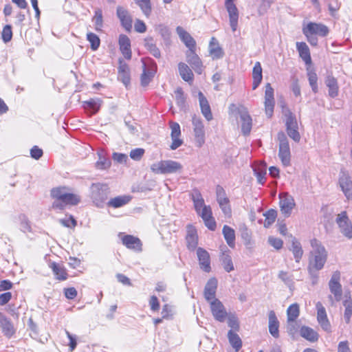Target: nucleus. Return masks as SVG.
I'll list each match as a JSON object with an SVG mask.
<instances>
[{"mask_svg":"<svg viewBox=\"0 0 352 352\" xmlns=\"http://www.w3.org/2000/svg\"><path fill=\"white\" fill-rule=\"evenodd\" d=\"M312 250L310 252L308 270L312 274V270H322L327 259V252L320 241L313 239L310 241Z\"/></svg>","mask_w":352,"mask_h":352,"instance_id":"1","label":"nucleus"},{"mask_svg":"<svg viewBox=\"0 0 352 352\" xmlns=\"http://www.w3.org/2000/svg\"><path fill=\"white\" fill-rule=\"evenodd\" d=\"M52 197L56 199L53 204V208L63 209L66 204L76 205L80 202V197L71 193L66 187H57L51 190Z\"/></svg>","mask_w":352,"mask_h":352,"instance_id":"2","label":"nucleus"},{"mask_svg":"<svg viewBox=\"0 0 352 352\" xmlns=\"http://www.w3.org/2000/svg\"><path fill=\"white\" fill-rule=\"evenodd\" d=\"M195 210L197 214L201 217L205 226L210 230H214L217 223L212 216V208L210 206L205 204L204 199L193 203Z\"/></svg>","mask_w":352,"mask_h":352,"instance_id":"3","label":"nucleus"},{"mask_svg":"<svg viewBox=\"0 0 352 352\" xmlns=\"http://www.w3.org/2000/svg\"><path fill=\"white\" fill-rule=\"evenodd\" d=\"M285 117L286 131L290 138L294 142H299L300 135L298 131V124L296 116L287 108L283 111Z\"/></svg>","mask_w":352,"mask_h":352,"instance_id":"4","label":"nucleus"},{"mask_svg":"<svg viewBox=\"0 0 352 352\" xmlns=\"http://www.w3.org/2000/svg\"><path fill=\"white\" fill-rule=\"evenodd\" d=\"M278 144V157L284 166L290 165L291 152L289 142L286 135L283 132H278L277 135Z\"/></svg>","mask_w":352,"mask_h":352,"instance_id":"5","label":"nucleus"},{"mask_svg":"<svg viewBox=\"0 0 352 352\" xmlns=\"http://www.w3.org/2000/svg\"><path fill=\"white\" fill-rule=\"evenodd\" d=\"M107 190L108 187L105 184H92L91 186V197L96 206H102L103 203L107 199Z\"/></svg>","mask_w":352,"mask_h":352,"instance_id":"6","label":"nucleus"},{"mask_svg":"<svg viewBox=\"0 0 352 352\" xmlns=\"http://www.w3.org/2000/svg\"><path fill=\"white\" fill-rule=\"evenodd\" d=\"M151 170L155 174H168L176 171V162L172 160H162L151 166Z\"/></svg>","mask_w":352,"mask_h":352,"instance_id":"7","label":"nucleus"},{"mask_svg":"<svg viewBox=\"0 0 352 352\" xmlns=\"http://www.w3.org/2000/svg\"><path fill=\"white\" fill-rule=\"evenodd\" d=\"M340 232L346 238L352 239V223L347 217L345 211L339 214L336 218Z\"/></svg>","mask_w":352,"mask_h":352,"instance_id":"8","label":"nucleus"},{"mask_svg":"<svg viewBox=\"0 0 352 352\" xmlns=\"http://www.w3.org/2000/svg\"><path fill=\"white\" fill-rule=\"evenodd\" d=\"M193 131L195 134V145L200 148L205 143L204 126L200 118H192Z\"/></svg>","mask_w":352,"mask_h":352,"instance_id":"9","label":"nucleus"},{"mask_svg":"<svg viewBox=\"0 0 352 352\" xmlns=\"http://www.w3.org/2000/svg\"><path fill=\"white\" fill-rule=\"evenodd\" d=\"M186 60L192 67V69L198 74H201L204 66L199 56L196 53V49L186 50Z\"/></svg>","mask_w":352,"mask_h":352,"instance_id":"10","label":"nucleus"},{"mask_svg":"<svg viewBox=\"0 0 352 352\" xmlns=\"http://www.w3.org/2000/svg\"><path fill=\"white\" fill-rule=\"evenodd\" d=\"M216 193L217 201L219 205L220 208L221 209L225 216L230 217L232 214V210L230 205L229 199L226 196L224 189L221 186H217L216 189Z\"/></svg>","mask_w":352,"mask_h":352,"instance_id":"11","label":"nucleus"},{"mask_svg":"<svg viewBox=\"0 0 352 352\" xmlns=\"http://www.w3.org/2000/svg\"><path fill=\"white\" fill-rule=\"evenodd\" d=\"M340 274L339 272H335L329 283V287L331 293L333 295L336 301L339 302L342 299V289L340 283Z\"/></svg>","mask_w":352,"mask_h":352,"instance_id":"12","label":"nucleus"},{"mask_svg":"<svg viewBox=\"0 0 352 352\" xmlns=\"http://www.w3.org/2000/svg\"><path fill=\"white\" fill-rule=\"evenodd\" d=\"M235 0H226L225 7L228 12L230 25L232 32H235L238 26L239 10L234 4Z\"/></svg>","mask_w":352,"mask_h":352,"instance_id":"13","label":"nucleus"},{"mask_svg":"<svg viewBox=\"0 0 352 352\" xmlns=\"http://www.w3.org/2000/svg\"><path fill=\"white\" fill-rule=\"evenodd\" d=\"M209 303L214 319L221 322H224L228 314L222 302L219 299H215Z\"/></svg>","mask_w":352,"mask_h":352,"instance_id":"14","label":"nucleus"},{"mask_svg":"<svg viewBox=\"0 0 352 352\" xmlns=\"http://www.w3.org/2000/svg\"><path fill=\"white\" fill-rule=\"evenodd\" d=\"M339 184L347 199H352V180L349 173L341 170L339 177Z\"/></svg>","mask_w":352,"mask_h":352,"instance_id":"15","label":"nucleus"},{"mask_svg":"<svg viewBox=\"0 0 352 352\" xmlns=\"http://www.w3.org/2000/svg\"><path fill=\"white\" fill-rule=\"evenodd\" d=\"M280 198V207L283 214L289 217L292 210L295 206V201L294 198L287 192H283L279 195Z\"/></svg>","mask_w":352,"mask_h":352,"instance_id":"16","label":"nucleus"},{"mask_svg":"<svg viewBox=\"0 0 352 352\" xmlns=\"http://www.w3.org/2000/svg\"><path fill=\"white\" fill-rule=\"evenodd\" d=\"M274 104V89L270 83H267L265 91V109L268 118H271L273 114Z\"/></svg>","mask_w":352,"mask_h":352,"instance_id":"17","label":"nucleus"},{"mask_svg":"<svg viewBox=\"0 0 352 352\" xmlns=\"http://www.w3.org/2000/svg\"><path fill=\"white\" fill-rule=\"evenodd\" d=\"M302 32L304 34L311 33V34L324 37L329 33V28L324 24L310 22L303 28Z\"/></svg>","mask_w":352,"mask_h":352,"instance_id":"18","label":"nucleus"},{"mask_svg":"<svg viewBox=\"0 0 352 352\" xmlns=\"http://www.w3.org/2000/svg\"><path fill=\"white\" fill-rule=\"evenodd\" d=\"M177 36H179L180 41L188 49L187 50L197 48V43L195 39L183 28L177 26Z\"/></svg>","mask_w":352,"mask_h":352,"instance_id":"19","label":"nucleus"},{"mask_svg":"<svg viewBox=\"0 0 352 352\" xmlns=\"http://www.w3.org/2000/svg\"><path fill=\"white\" fill-rule=\"evenodd\" d=\"M317 309V320L322 329L326 331H330L331 325L327 318L325 308L320 302H318L316 305Z\"/></svg>","mask_w":352,"mask_h":352,"instance_id":"20","label":"nucleus"},{"mask_svg":"<svg viewBox=\"0 0 352 352\" xmlns=\"http://www.w3.org/2000/svg\"><path fill=\"white\" fill-rule=\"evenodd\" d=\"M197 255L201 269L206 272H210V259L208 252L204 249L199 248L197 250Z\"/></svg>","mask_w":352,"mask_h":352,"instance_id":"21","label":"nucleus"},{"mask_svg":"<svg viewBox=\"0 0 352 352\" xmlns=\"http://www.w3.org/2000/svg\"><path fill=\"white\" fill-rule=\"evenodd\" d=\"M217 288V280L214 278H212L207 282L204 288V298L210 302L216 298V291Z\"/></svg>","mask_w":352,"mask_h":352,"instance_id":"22","label":"nucleus"},{"mask_svg":"<svg viewBox=\"0 0 352 352\" xmlns=\"http://www.w3.org/2000/svg\"><path fill=\"white\" fill-rule=\"evenodd\" d=\"M117 15L124 29L130 31L132 28V18L129 12L124 8L118 6L117 8Z\"/></svg>","mask_w":352,"mask_h":352,"instance_id":"23","label":"nucleus"},{"mask_svg":"<svg viewBox=\"0 0 352 352\" xmlns=\"http://www.w3.org/2000/svg\"><path fill=\"white\" fill-rule=\"evenodd\" d=\"M122 243L129 249L133 250L135 251H142V242L138 237L133 235H124L122 238Z\"/></svg>","mask_w":352,"mask_h":352,"instance_id":"24","label":"nucleus"},{"mask_svg":"<svg viewBox=\"0 0 352 352\" xmlns=\"http://www.w3.org/2000/svg\"><path fill=\"white\" fill-rule=\"evenodd\" d=\"M118 79L127 87L130 83V69L129 65L122 59L119 60Z\"/></svg>","mask_w":352,"mask_h":352,"instance_id":"25","label":"nucleus"},{"mask_svg":"<svg viewBox=\"0 0 352 352\" xmlns=\"http://www.w3.org/2000/svg\"><path fill=\"white\" fill-rule=\"evenodd\" d=\"M240 118L241 121V131L244 135L250 134L252 126V118L245 110L240 111Z\"/></svg>","mask_w":352,"mask_h":352,"instance_id":"26","label":"nucleus"},{"mask_svg":"<svg viewBox=\"0 0 352 352\" xmlns=\"http://www.w3.org/2000/svg\"><path fill=\"white\" fill-rule=\"evenodd\" d=\"M186 241L189 249H195L198 243V236L197 230L192 225H188L186 227Z\"/></svg>","mask_w":352,"mask_h":352,"instance_id":"27","label":"nucleus"},{"mask_svg":"<svg viewBox=\"0 0 352 352\" xmlns=\"http://www.w3.org/2000/svg\"><path fill=\"white\" fill-rule=\"evenodd\" d=\"M178 69L182 78L189 85H192L194 80V74L189 66L184 63H180L178 65Z\"/></svg>","mask_w":352,"mask_h":352,"instance_id":"28","label":"nucleus"},{"mask_svg":"<svg viewBox=\"0 0 352 352\" xmlns=\"http://www.w3.org/2000/svg\"><path fill=\"white\" fill-rule=\"evenodd\" d=\"M120 50L123 56L128 60L131 58V42L129 37L121 34L119 37Z\"/></svg>","mask_w":352,"mask_h":352,"instance_id":"29","label":"nucleus"},{"mask_svg":"<svg viewBox=\"0 0 352 352\" xmlns=\"http://www.w3.org/2000/svg\"><path fill=\"white\" fill-rule=\"evenodd\" d=\"M269 332L275 338L279 337V322L274 311L269 312Z\"/></svg>","mask_w":352,"mask_h":352,"instance_id":"30","label":"nucleus"},{"mask_svg":"<svg viewBox=\"0 0 352 352\" xmlns=\"http://www.w3.org/2000/svg\"><path fill=\"white\" fill-rule=\"evenodd\" d=\"M198 96L202 114L207 120H211L212 119V114L208 100L201 91L199 92Z\"/></svg>","mask_w":352,"mask_h":352,"instance_id":"31","label":"nucleus"},{"mask_svg":"<svg viewBox=\"0 0 352 352\" xmlns=\"http://www.w3.org/2000/svg\"><path fill=\"white\" fill-rule=\"evenodd\" d=\"M296 48L299 53L300 57L304 60L305 64H311V58L307 45L305 42H297Z\"/></svg>","mask_w":352,"mask_h":352,"instance_id":"32","label":"nucleus"},{"mask_svg":"<svg viewBox=\"0 0 352 352\" xmlns=\"http://www.w3.org/2000/svg\"><path fill=\"white\" fill-rule=\"evenodd\" d=\"M0 327L4 335L8 338L14 333V327L10 320L2 314H0Z\"/></svg>","mask_w":352,"mask_h":352,"instance_id":"33","label":"nucleus"},{"mask_svg":"<svg viewBox=\"0 0 352 352\" xmlns=\"http://www.w3.org/2000/svg\"><path fill=\"white\" fill-rule=\"evenodd\" d=\"M131 199V197L129 195H121L111 199L107 206L114 208L122 207L127 204Z\"/></svg>","mask_w":352,"mask_h":352,"instance_id":"34","label":"nucleus"},{"mask_svg":"<svg viewBox=\"0 0 352 352\" xmlns=\"http://www.w3.org/2000/svg\"><path fill=\"white\" fill-rule=\"evenodd\" d=\"M102 102V101L100 98H91L83 102V107L85 109L90 111L92 114H94L99 111Z\"/></svg>","mask_w":352,"mask_h":352,"instance_id":"35","label":"nucleus"},{"mask_svg":"<svg viewBox=\"0 0 352 352\" xmlns=\"http://www.w3.org/2000/svg\"><path fill=\"white\" fill-rule=\"evenodd\" d=\"M252 78V89H256L258 87L263 78L262 67L259 62H256L253 67Z\"/></svg>","mask_w":352,"mask_h":352,"instance_id":"36","label":"nucleus"},{"mask_svg":"<svg viewBox=\"0 0 352 352\" xmlns=\"http://www.w3.org/2000/svg\"><path fill=\"white\" fill-rule=\"evenodd\" d=\"M300 336L306 340L314 342L318 340V333L313 329L302 326L300 330Z\"/></svg>","mask_w":352,"mask_h":352,"instance_id":"37","label":"nucleus"},{"mask_svg":"<svg viewBox=\"0 0 352 352\" xmlns=\"http://www.w3.org/2000/svg\"><path fill=\"white\" fill-rule=\"evenodd\" d=\"M225 240L227 244L230 248H234L235 245V232L230 226L225 225L222 230Z\"/></svg>","mask_w":352,"mask_h":352,"instance_id":"38","label":"nucleus"},{"mask_svg":"<svg viewBox=\"0 0 352 352\" xmlns=\"http://www.w3.org/2000/svg\"><path fill=\"white\" fill-rule=\"evenodd\" d=\"M266 168V164L264 162L256 165L253 168L254 174L256 176L258 182L259 184H263L265 183Z\"/></svg>","mask_w":352,"mask_h":352,"instance_id":"39","label":"nucleus"},{"mask_svg":"<svg viewBox=\"0 0 352 352\" xmlns=\"http://www.w3.org/2000/svg\"><path fill=\"white\" fill-rule=\"evenodd\" d=\"M326 85L329 88V95L331 98H335L338 94V86L337 80L331 76H329L325 81Z\"/></svg>","mask_w":352,"mask_h":352,"instance_id":"40","label":"nucleus"},{"mask_svg":"<svg viewBox=\"0 0 352 352\" xmlns=\"http://www.w3.org/2000/svg\"><path fill=\"white\" fill-rule=\"evenodd\" d=\"M214 42H217L216 39L212 38L210 42L209 52L213 59H219L223 56V52L218 43H214Z\"/></svg>","mask_w":352,"mask_h":352,"instance_id":"41","label":"nucleus"},{"mask_svg":"<svg viewBox=\"0 0 352 352\" xmlns=\"http://www.w3.org/2000/svg\"><path fill=\"white\" fill-rule=\"evenodd\" d=\"M56 279L65 280L67 278V274L65 267L60 264L52 263L50 265Z\"/></svg>","mask_w":352,"mask_h":352,"instance_id":"42","label":"nucleus"},{"mask_svg":"<svg viewBox=\"0 0 352 352\" xmlns=\"http://www.w3.org/2000/svg\"><path fill=\"white\" fill-rule=\"evenodd\" d=\"M228 338L233 349L236 351H239L242 346V342L239 335L232 330H230L228 333Z\"/></svg>","mask_w":352,"mask_h":352,"instance_id":"43","label":"nucleus"},{"mask_svg":"<svg viewBox=\"0 0 352 352\" xmlns=\"http://www.w3.org/2000/svg\"><path fill=\"white\" fill-rule=\"evenodd\" d=\"M290 250L294 254L296 262L299 263L303 255V250L300 242H298L296 239H293L292 240Z\"/></svg>","mask_w":352,"mask_h":352,"instance_id":"44","label":"nucleus"},{"mask_svg":"<svg viewBox=\"0 0 352 352\" xmlns=\"http://www.w3.org/2000/svg\"><path fill=\"white\" fill-rule=\"evenodd\" d=\"M278 277L290 289L294 287V276L285 271H280L278 274Z\"/></svg>","mask_w":352,"mask_h":352,"instance_id":"45","label":"nucleus"},{"mask_svg":"<svg viewBox=\"0 0 352 352\" xmlns=\"http://www.w3.org/2000/svg\"><path fill=\"white\" fill-rule=\"evenodd\" d=\"M144 46L151 52V54L153 56H154L155 58L160 57V51L157 47L156 44L155 43V42L152 38H145Z\"/></svg>","mask_w":352,"mask_h":352,"instance_id":"46","label":"nucleus"},{"mask_svg":"<svg viewBox=\"0 0 352 352\" xmlns=\"http://www.w3.org/2000/svg\"><path fill=\"white\" fill-rule=\"evenodd\" d=\"M300 313L299 306L298 304L294 303L291 305L287 310V321L295 322L296 319L298 317Z\"/></svg>","mask_w":352,"mask_h":352,"instance_id":"47","label":"nucleus"},{"mask_svg":"<svg viewBox=\"0 0 352 352\" xmlns=\"http://www.w3.org/2000/svg\"><path fill=\"white\" fill-rule=\"evenodd\" d=\"M143 67V73L141 76V84L142 86H146L152 80L154 76V72L152 69H148L144 63Z\"/></svg>","mask_w":352,"mask_h":352,"instance_id":"48","label":"nucleus"},{"mask_svg":"<svg viewBox=\"0 0 352 352\" xmlns=\"http://www.w3.org/2000/svg\"><path fill=\"white\" fill-rule=\"evenodd\" d=\"M111 160L102 153H98V160L96 163V168L98 170H107L111 166Z\"/></svg>","mask_w":352,"mask_h":352,"instance_id":"49","label":"nucleus"},{"mask_svg":"<svg viewBox=\"0 0 352 352\" xmlns=\"http://www.w3.org/2000/svg\"><path fill=\"white\" fill-rule=\"evenodd\" d=\"M345 296L347 298L343 302V305L345 307L344 317L346 322L349 323L352 316V300L350 295L349 296L346 295Z\"/></svg>","mask_w":352,"mask_h":352,"instance_id":"50","label":"nucleus"},{"mask_svg":"<svg viewBox=\"0 0 352 352\" xmlns=\"http://www.w3.org/2000/svg\"><path fill=\"white\" fill-rule=\"evenodd\" d=\"M135 2L140 6L142 12L146 17H148L151 12V7L150 0H134Z\"/></svg>","mask_w":352,"mask_h":352,"instance_id":"51","label":"nucleus"},{"mask_svg":"<svg viewBox=\"0 0 352 352\" xmlns=\"http://www.w3.org/2000/svg\"><path fill=\"white\" fill-rule=\"evenodd\" d=\"M264 216L265 217L264 226L269 228L275 221L277 212L274 209H270L264 214Z\"/></svg>","mask_w":352,"mask_h":352,"instance_id":"52","label":"nucleus"},{"mask_svg":"<svg viewBox=\"0 0 352 352\" xmlns=\"http://www.w3.org/2000/svg\"><path fill=\"white\" fill-rule=\"evenodd\" d=\"M95 25V28L97 31L102 30L103 25L102 12L100 9H97L95 11V14L92 19Z\"/></svg>","mask_w":352,"mask_h":352,"instance_id":"53","label":"nucleus"},{"mask_svg":"<svg viewBox=\"0 0 352 352\" xmlns=\"http://www.w3.org/2000/svg\"><path fill=\"white\" fill-rule=\"evenodd\" d=\"M307 76H308L309 82L311 87L312 91L314 93L318 92V85H317L318 76H317L316 73L313 70L308 69Z\"/></svg>","mask_w":352,"mask_h":352,"instance_id":"54","label":"nucleus"},{"mask_svg":"<svg viewBox=\"0 0 352 352\" xmlns=\"http://www.w3.org/2000/svg\"><path fill=\"white\" fill-rule=\"evenodd\" d=\"M87 38L91 43V48L93 50H96L99 47L100 41L99 37L96 34L92 32L88 33Z\"/></svg>","mask_w":352,"mask_h":352,"instance_id":"55","label":"nucleus"},{"mask_svg":"<svg viewBox=\"0 0 352 352\" xmlns=\"http://www.w3.org/2000/svg\"><path fill=\"white\" fill-rule=\"evenodd\" d=\"M221 261L223 269L226 272H230L234 270V265L230 256L223 254L221 258Z\"/></svg>","mask_w":352,"mask_h":352,"instance_id":"56","label":"nucleus"},{"mask_svg":"<svg viewBox=\"0 0 352 352\" xmlns=\"http://www.w3.org/2000/svg\"><path fill=\"white\" fill-rule=\"evenodd\" d=\"M2 39L5 43L9 42L12 37V27L10 25H6L1 33Z\"/></svg>","mask_w":352,"mask_h":352,"instance_id":"57","label":"nucleus"},{"mask_svg":"<svg viewBox=\"0 0 352 352\" xmlns=\"http://www.w3.org/2000/svg\"><path fill=\"white\" fill-rule=\"evenodd\" d=\"M144 154V149L137 148L133 149L130 152V157L135 161H139L142 159Z\"/></svg>","mask_w":352,"mask_h":352,"instance_id":"58","label":"nucleus"},{"mask_svg":"<svg viewBox=\"0 0 352 352\" xmlns=\"http://www.w3.org/2000/svg\"><path fill=\"white\" fill-rule=\"evenodd\" d=\"M149 306L153 312L158 311L160 310V302L157 298L155 296H151L149 300Z\"/></svg>","mask_w":352,"mask_h":352,"instance_id":"59","label":"nucleus"},{"mask_svg":"<svg viewBox=\"0 0 352 352\" xmlns=\"http://www.w3.org/2000/svg\"><path fill=\"white\" fill-rule=\"evenodd\" d=\"M269 243L276 250H280L283 247V242L280 239L270 236L268 239Z\"/></svg>","mask_w":352,"mask_h":352,"instance_id":"60","label":"nucleus"},{"mask_svg":"<svg viewBox=\"0 0 352 352\" xmlns=\"http://www.w3.org/2000/svg\"><path fill=\"white\" fill-rule=\"evenodd\" d=\"M135 30L139 33H144L146 31L145 23L140 19H136L134 24Z\"/></svg>","mask_w":352,"mask_h":352,"instance_id":"61","label":"nucleus"},{"mask_svg":"<svg viewBox=\"0 0 352 352\" xmlns=\"http://www.w3.org/2000/svg\"><path fill=\"white\" fill-rule=\"evenodd\" d=\"M112 158L114 161L124 164L126 163L128 160V156L126 154L119 153H113Z\"/></svg>","mask_w":352,"mask_h":352,"instance_id":"62","label":"nucleus"},{"mask_svg":"<svg viewBox=\"0 0 352 352\" xmlns=\"http://www.w3.org/2000/svg\"><path fill=\"white\" fill-rule=\"evenodd\" d=\"M43 150L37 146H34L30 150L31 157L35 160L40 159L43 155Z\"/></svg>","mask_w":352,"mask_h":352,"instance_id":"63","label":"nucleus"},{"mask_svg":"<svg viewBox=\"0 0 352 352\" xmlns=\"http://www.w3.org/2000/svg\"><path fill=\"white\" fill-rule=\"evenodd\" d=\"M59 222L65 227H74L76 225V221L72 216L69 218L60 219Z\"/></svg>","mask_w":352,"mask_h":352,"instance_id":"64","label":"nucleus"}]
</instances>
